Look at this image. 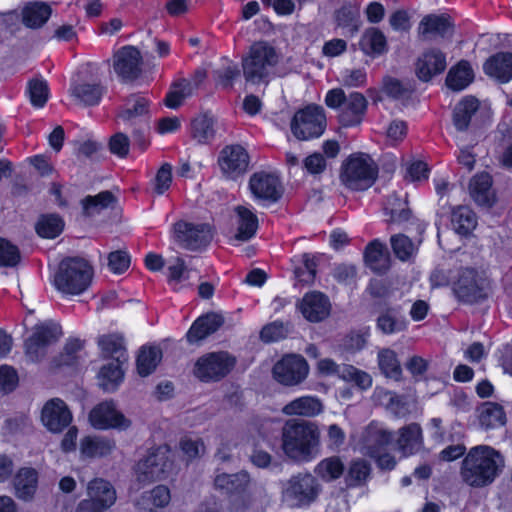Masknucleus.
Masks as SVG:
<instances>
[{
	"label": "nucleus",
	"instance_id": "1",
	"mask_svg": "<svg viewBox=\"0 0 512 512\" xmlns=\"http://www.w3.org/2000/svg\"><path fill=\"white\" fill-rule=\"evenodd\" d=\"M320 430L316 423L288 420L281 431L283 453L296 462H310L320 453Z\"/></svg>",
	"mask_w": 512,
	"mask_h": 512
},
{
	"label": "nucleus",
	"instance_id": "2",
	"mask_svg": "<svg viewBox=\"0 0 512 512\" xmlns=\"http://www.w3.org/2000/svg\"><path fill=\"white\" fill-rule=\"evenodd\" d=\"M504 467L505 460L499 451L488 445H478L465 456L461 477L471 487H485L495 481Z\"/></svg>",
	"mask_w": 512,
	"mask_h": 512
},
{
	"label": "nucleus",
	"instance_id": "3",
	"mask_svg": "<svg viewBox=\"0 0 512 512\" xmlns=\"http://www.w3.org/2000/svg\"><path fill=\"white\" fill-rule=\"evenodd\" d=\"M279 60L278 52L269 43L259 41L252 44L242 59L244 78L251 83L266 82L274 74Z\"/></svg>",
	"mask_w": 512,
	"mask_h": 512
},
{
	"label": "nucleus",
	"instance_id": "4",
	"mask_svg": "<svg viewBox=\"0 0 512 512\" xmlns=\"http://www.w3.org/2000/svg\"><path fill=\"white\" fill-rule=\"evenodd\" d=\"M93 269L82 258H68L63 260L54 276L55 288L69 295L83 293L91 284Z\"/></svg>",
	"mask_w": 512,
	"mask_h": 512
},
{
	"label": "nucleus",
	"instance_id": "5",
	"mask_svg": "<svg viewBox=\"0 0 512 512\" xmlns=\"http://www.w3.org/2000/svg\"><path fill=\"white\" fill-rule=\"evenodd\" d=\"M214 486L227 494L235 495L230 512H246L256 505L257 492L245 471L235 474L218 473L214 479Z\"/></svg>",
	"mask_w": 512,
	"mask_h": 512
},
{
	"label": "nucleus",
	"instance_id": "6",
	"mask_svg": "<svg viewBox=\"0 0 512 512\" xmlns=\"http://www.w3.org/2000/svg\"><path fill=\"white\" fill-rule=\"evenodd\" d=\"M318 479L310 473H298L281 485V501L290 508H302L311 505L321 493Z\"/></svg>",
	"mask_w": 512,
	"mask_h": 512
},
{
	"label": "nucleus",
	"instance_id": "7",
	"mask_svg": "<svg viewBox=\"0 0 512 512\" xmlns=\"http://www.w3.org/2000/svg\"><path fill=\"white\" fill-rule=\"evenodd\" d=\"M377 169L373 160L364 153L351 155L343 164L341 182L351 190H366L375 181Z\"/></svg>",
	"mask_w": 512,
	"mask_h": 512
},
{
	"label": "nucleus",
	"instance_id": "8",
	"mask_svg": "<svg viewBox=\"0 0 512 512\" xmlns=\"http://www.w3.org/2000/svg\"><path fill=\"white\" fill-rule=\"evenodd\" d=\"M236 363V357L227 351L206 353L196 360L193 374L202 382H217L230 374Z\"/></svg>",
	"mask_w": 512,
	"mask_h": 512
},
{
	"label": "nucleus",
	"instance_id": "9",
	"mask_svg": "<svg viewBox=\"0 0 512 512\" xmlns=\"http://www.w3.org/2000/svg\"><path fill=\"white\" fill-rule=\"evenodd\" d=\"M88 422L95 430L120 432L130 429L133 423L112 400L96 404L88 413Z\"/></svg>",
	"mask_w": 512,
	"mask_h": 512
},
{
	"label": "nucleus",
	"instance_id": "10",
	"mask_svg": "<svg viewBox=\"0 0 512 512\" xmlns=\"http://www.w3.org/2000/svg\"><path fill=\"white\" fill-rule=\"evenodd\" d=\"M392 441V434L378 423H371L362 435V451L375 458L380 468L390 470L395 467L396 461L390 454H381L386 445Z\"/></svg>",
	"mask_w": 512,
	"mask_h": 512
},
{
	"label": "nucleus",
	"instance_id": "11",
	"mask_svg": "<svg viewBox=\"0 0 512 512\" xmlns=\"http://www.w3.org/2000/svg\"><path fill=\"white\" fill-rule=\"evenodd\" d=\"M172 453L167 446H159L140 460L135 468L137 480L142 483L163 479L173 466Z\"/></svg>",
	"mask_w": 512,
	"mask_h": 512
},
{
	"label": "nucleus",
	"instance_id": "12",
	"mask_svg": "<svg viewBox=\"0 0 512 512\" xmlns=\"http://www.w3.org/2000/svg\"><path fill=\"white\" fill-rule=\"evenodd\" d=\"M453 292L463 302L474 303L486 297L485 278L474 268H462L454 277Z\"/></svg>",
	"mask_w": 512,
	"mask_h": 512
},
{
	"label": "nucleus",
	"instance_id": "13",
	"mask_svg": "<svg viewBox=\"0 0 512 512\" xmlns=\"http://www.w3.org/2000/svg\"><path fill=\"white\" fill-rule=\"evenodd\" d=\"M325 128L324 111L319 106H307L298 111L292 120L291 130L299 140H309L322 135Z\"/></svg>",
	"mask_w": 512,
	"mask_h": 512
},
{
	"label": "nucleus",
	"instance_id": "14",
	"mask_svg": "<svg viewBox=\"0 0 512 512\" xmlns=\"http://www.w3.org/2000/svg\"><path fill=\"white\" fill-rule=\"evenodd\" d=\"M116 499V491L111 483L95 478L87 484L86 498L78 506L80 511L104 512L115 504Z\"/></svg>",
	"mask_w": 512,
	"mask_h": 512
},
{
	"label": "nucleus",
	"instance_id": "15",
	"mask_svg": "<svg viewBox=\"0 0 512 512\" xmlns=\"http://www.w3.org/2000/svg\"><path fill=\"white\" fill-rule=\"evenodd\" d=\"M249 191L253 199L264 205L277 202L283 194V186L275 172L258 171L249 179Z\"/></svg>",
	"mask_w": 512,
	"mask_h": 512
},
{
	"label": "nucleus",
	"instance_id": "16",
	"mask_svg": "<svg viewBox=\"0 0 512 512\" xmlns=\"http://www.w3.org/2000/svg\"><path fill=\"white\" fill-rule=\"evenodd\" d=\"M309 373L306 360L299 355H287L273 367L275 380L285 386H295L303 382Z\"/></svg>",
	"mask_w": 512,
	"mask_h": 512
},
{
	"label": "nucleus",
	"instance_id": "17",
	"mask_svg": "<svg viewBox=\"0 0 512 512\" xmlns=\"http://www.w3.org/2000/svg\"><path fill=\"white\" fill-rule=\"evenodd\" d=\"M174 238L183 248L198 250L209 244L212 239V232L207 224H193L181 221L174 225Z\"/></svg>",
	"mask_w": 512,
	"mask_h": 512
},
{
	"label": "nucleus",
	"instance_id": "18",
	"mask_svg": "<svg viewBox=\"0 0 512 512\" xmlns=\"http://www.w3.org/2000/svg\"><path fill=\"white\" fill-rule=\"evenodd\" d=\"M40 419L43 426L49 432L59 434L69 427L73 420V415L63 400L53 398L44 404Z\"/></svg>",
	"mask_w": 512,
	"mask_h": 512
},
{
	"label": "nucleus",
	"instance_id": "19",
	"mask_svg": "<svg viewBox=\"0 0 512 512\" xmlns=\"http://www.w3.org/2000/svg\"><path fill=\"white\" fill-rule=\"evenodd\" d=\"M218 163L222 173L235 180L244 174L249 166L247 151L240 145H229L220 152Z\"/></svg>",
	"mask_w": 512,
	"mask_h": 512
},
{
	"label": "nucleus",
	"instance_id": "20",
	"mask_svg": "<svg viewBox=\"0 0 512 512\" xmlns=\"http://www.w3.org/2000/svg\"><path fill=\"white\" fill-rule=\"evenodd\" d=\"M298 308L305 319L310 322H319L329 315L331 305L323 293L312 291L303 296Z\"/></svg>",
	"mask_w": 512,
	"mask_h": 512
},
{
	"label": "nucleus",
	"instance_id": "21",
	"mask_svg": "<svg viewBox=\"0 0 512 512\" xmlns=\"http://www.w3.org/2000/svg\"><path fill=\"white\" fill-rule=\"evenodd\" d=\"M204 78L205 73L197 71L192 78L181 79L173 83L165 99L166 105L171 109L181 106L185 99L195 93Z\"/></svg>",
	"mask_w": 512,
	"mask_h": 512
},
{
	"label": "nucleus",
	"instance_id": "22",
	"mask_svg": "<svg viewBox=\"0 0 512 512\" xmlns=\"http://www.w3.org/2000/svg\"><path fill=\"white\" fill-rule=\"evenodd\" d=\"M141 62L140 52L132 46H126L114 55V70L123 79H134L141 71Z\"/></svg>",
	"mask_w": 512,
	"mask_h": 512
},
{
	"label": "nucleus",
	"instance_id": "23",
	"mask_svg": "<svg viewBox=\"0 0 512 512\" xmlns=\"http://www.w3.org/2000/svg\"><path fill=\"white\" fill-rule=\"evenodd\" d=\"M447 66L446 56L440 50L430 49L418 59L416 72L422 81H429Z\"/></svg>",
	"mask_w": 512,
	"mask_h": 512
},
{
	"label": "nucleus",
	"instance_id": "24",
	"mask_svg": "<svg viewBox=\"0 0 512 512\" xmlns=\"http://www.w3.org/2000/svg\"><path fill=\"white\" fill-rule=\"evenodd\" d=\"M367 104L366 98L361 93H350L339 113L342 125L347 127L359 125L366 112Z\"/></svg>",
	"mask_w": 512,
	"mask_h": 512
},
{
	"label": "nucleus",
	"instance_id": "25",
	"mask_svg": "<svg viewBox=\"0 0 512 512\" xmlns=\"http://www.w3.org/2000/svg\"><path fill=\"white\" fill-rule=\"evenodd\" d=\"M483 69L486 75L501 83H507L512 79V53L498 52L489 57Z\"/></svg>",
	"mask_w": 512,
	"mask_h": 512
},
{
	"label": "nucleus",
	"instance_id": "26",
	"mask_svg": "<svg viewBox=\"0 0 512 512\" xmlns=\"http://www.w3.org/2000/svg\"><path fill=\"white\" fill-rule=\"evenodd\" d=\"M148 102L142 97H132L128 100L125 109L119 114V119L130 126H137L136 133H143L146 128L145 115Z\"/></svg>",
	"mask_w": 512,
	"mask_h": 512
},
{
	"label": "nucleus",
	"instance_id": "27",
	"mask_svg": "<svg viewBox=\"0 0 512 512\" xmlns=\"http://www.w3.org/2000/svg\"><path fill=\"white\" fill-rule=\"evenodd\" d=\"M453 24L448 15L430 14L421 20L419 24V33L426 39L436 36L446 37L453 33Z\"/></svg>",
	"mask_w": 512,
	"mask_h": 512
},
{
	"label": "nucleus",
	"instance_id": "28",
	"mask_svg": "<svg viewBox=\"0 0 512 512\" xmlns=\"http://www.w3.org/2000/svg\"><path fill=\"white\" fill-rule=\"evenodd\" d=\"M324 409L322 401L316 396H301L287 403L282 413L287 416L315 417Z\"/></svg>",
	"mask_w": 512,
	"mask_h": 512
},
{
	"label": "nucleus",
	"instance_id": "29",
	"mask_svg": "<svg viewBox=\"0 0 512 512\" xmlns=\"http://www.w3.org/2000/svg\"><path fill=\"white\" fill-rule=\"evenodd\" d=\"M469 191L473 200L480 206L491 207L496 201L492 178L488 173L475 175L470 181Z\"/></svg>",
	"mask_w": 512,
	"mask_h": 512
},
{
	"label": "nucleus",
	"instance_id": "30",
	"mask_svg": "<svg viewBox=\"0 0 512 512\" xmlns=\"http://www.w3.org/2000/svg\"><path fill=\"white\" fill-rule=\"evenodd\" d=\"M115 449V441L104 436H85L80 440L79 451L82 458L104 457Z\"/></svg>",
	"mask_w": 512,
	"mask_h": 512
},
{
	"label": "nucleus",
	"instance_id": "31",
	"mask_svg": "<svg viewBox=\"0 0 512 512\" xmlns=\"http://www.w3.org/2000/svg\"><path fill=\"white\" fill-rule=\"evenodd\" d=\"M171 500V494L168 487L158 485L151 491L145 492L136 502L139 512H156L157 509L166 507Z\"/></svg>",
	"mask_w": 512,
	"mask_h": 512
},
{
	"label": "nucleus",
	"instance_id": "32",
	"mask_svg": "<svg viewBox=\"0 0 512 512\" xmlns=\"http://www.w3.org/2000/svg\"><path fill=\"white\" fill-rule=\"evenodd\" d=\"M360 50L369 57H378L384 54L387 49V40L382 31L378 28H367L359 40Z\"/></svg>",
	"mask_w": 512,
	"mask_h": 512
},
{
	"label": "nucleus",
	"instance_id": "33",
	"mask_svg": "<svg viewBox=\"0 0 512 512\" xmlns=\"http://www.w3.org/2000/svg\"><path fill=\"white\" fill-rule=\"evenodd\" d=\"M13 484L18 498L30 499L37 489L38 473L31 467H23L15 474Z\"/></svg>",
	"mask_w": 512,
	"mask_h": 512
},
{
	"label": "nucleus",
	"instance_id": "34",
	"mask_svg": "<svg viewBox=\"0 0 512 512\" xmlns=\"http://www.w3.org/2000/svg\"><path fill=\"white\" fill-rule=\"evenodd\" d=\"M396 444L405 456L420 450L423 444L421 427L416 423H411L400 429Z\"/></svg>",
	"mask_w": 512,
	"mask_h": 512
},
{
	"label": "nucleus",
	"instance_id": "35",
	"mask_svg": "<svg viewBox=\"0 0 512 512\" xmlns=\"http://www.w3.org/2000/svg\"><path fill=\"white\" fill-rule=\"evenodd\" d=\"M223 323L220 315L211 313L198 318L187 333L188 341L193 343L214 333Z\"/></svg>",
	"mask_w": 512,
	"mask_h": 512
},
{
	"label": "nucleus",
	"instance_id": "36",
	"mask_svg": "<svg viewBox=\"0 0 512 512\" xmlns=\"http://www.w3.org/2000/svg\"><path fill=\"white\" fill-rule=\"evenodd\" d=\"M235 212L237 225L235 239L247 241L255 235L258 228V219L249 208L244 206H237Z\"/></svg>",
	"mask_w": 512,
	"mask_h": 512
},
{
	"label": "nucleus",
	"instance_id": "37",
	"mask_svg": "<svg viewBox=\"0 0 512 512\" xmlns=\"http://www.w3.org/2000/svg\"><path fill=\"white\" fill-rule=\"evenodd\" d=\"M51 7L44 2H30L22 9V22L31 29L43 26L51 16Z\"/></svg>",
	"mask_w": 512,
	"mask_h": 512
},
{
	"label": "nucleus",
	"instance_id": "38",
	"mask_svg": "<svg viewBox=\"0 0 512 512\" xmlns=\"http://www.w3.org/2000/svg\"><path fill=\"white\" fill-rule=\"evenodd\" d=\"M98 345L104 358L114 362L127 361V353L121 336L103 335L99 338Z\"/></svg>",
	"mask_w": 512,
	"mask_h": 512
},
{
	"label": "nucleus",
	"instance_id": "39",
	"mask_svg": "<svg viewBox=\"0 0 512 512\" xmlns=\"http://www.w3.org/2000/svg\"><path fill=\"white\" fill-rule=\"evenodd\" d=\"M124 363L125 362H114L109 360L106 364L101 366L97 378L99 385L105 391H114L123 381L124 371L122 366Z\"/></svg>",
	"mask_w": 512,
	"mask_h": 512
},
{
	"label": "nucleus",
	"instance_id": "40",
	"mask_svg": "<svg viewBox=\"0 0 512 512\" xmlns=\"http://www.w3.org/2000/svg\"><path fill=\"white\" fill-rule=\"evenodd\" d=\"M216 118L210 113L195 117L191 123L193 138L202 144L212 141L216 134Z\"/></svg>",
	"mask_w": 512,
	"mask_h": 512
},
{
	"label": "nucleus",
	"instance_id": "41",
	"mask_svg": "<svg viewBox=\"0 0 512 512\" xmlns=\"http://www.w3.org/2000/svg\"><path fill=\"white\" fill-rule=\"evenodd\" d=\"M365 262L375 272L387 271L390 267V258L385 246L376 240L371 242L365 251Z\"/></svg>",
	"mask_w": 512,
	"mask_h": 512
},
{
	"label": "nucleus",
	"instance_id": "42",
	"mask_svg": "<svg viewBox=\"0 0 512 512\" xmlns=\"http://www.w3.org/2000/svg\"><path fill=\"white\" fill-rule=\"evenodd\" d=\"M478 108L479 101L472 96L463 98L456 105L453 114V122L458 131H465L468 128L471 118Z\"/></svg>",
	"mask_w": 512,
	"mask_h": 512
},
{
	"label": "nucleus",
	"instance_id": "43",
	"mask_svg": "<svg viewBox=\"0 0 512 512\" xmlns=\"http://www.w3.org/2000/svg\"><path fill=\"white\" fill-rule=\"evenodd\" d=\"M474 79V73L470 64L466 61H460L448 72L446 78L447 86L455 91L465 89Z\"/></svg>",
	"mask_w": 512,
	"mask_h": 512
},
{
	"label": "nucleus",
	"instance_id": "44",
	"mask_svg": "<svg viewBox=\"0 0 512 512\" xmlns=\"http://www.w3.org/2000/svg\"><path fill=\"white\" fill-rule=\"evenodd\" d=\"M344 463L338 456H330L322 459L314 468L316 478L325 482L339 479L344 472Z\"/></svg>",
	"mask_w": 512,
	"mask_h": 512
},
{
	"label": "nucleus",
	"instance_id": "45",
	"mask_svg": "<svg viewBox=\"0 0 512 512\" xmlns=\"http://www.w3.org/2000/svg\"><path fill=\"white\" fill-rule=\"evenodd\" d=\"M378 367L387 378L399 380L402 368L396 352L390 348H382L377 355Z\"/></svg>",
	"mask_w": 512,
	"mask_h": 512
},
{
	"label": "nucleus",
	"instance_id": "46",
	"mask_svg": "<svg viewBox=\"0 0 512 512\" xmlns=\"http://www.w3.org/2000/svg\"><path fill=\"white\" fill-rule=\"evenodd\" d=\"M479 422L487 429L503 426L506 422V415L502 406L494 402L484 403L479 409Z\"/></svg>",
	"mask_w": 512,
	"mask_h": 512
},
{
	"label": "nucleus",
	"instance_id": "47",
	"mask_svg": "<svg viewBox=\"0 0 512 512\" xmlns=\"http://www.w3.org/2000/svg\"><path fill=\"white\" fill-rule=\"evenodd\" d=\"M453 229L461 235H468L477 226L475 213L467 206H459L452 212Z\"/></svg>",
	"mask_w": 512,
	"mask_h": 512
},
{
	"label": "nucleus",
	"instance_id": "48",
	"mask_svg": "<svg viewBox=\"0 0 512 512\" xmlns=\"http://www.w3.org/2000/svg\"><path fill=\"white\" fill-rule=\"evenodd\" d=\"M162 359V351L158 346L142 347L137 357L138 373L145 377L151 374Z\"/></svg>",
	"mask_w": 512,
	"mask_h": 512
},
{
	"label": "nucleus",
	"instance_id": "49",
	"mask_svg": "<svg viewBox=\"0 0 512 512\" xmlns=\"http://www.w3.org/2000/svg\"><path fill=\"white\" fill-rule=\"evenodd\" d=\"M115 197L110 191H102L94 196H86L82 201L83 212L87 216H94L113 206Z\"/></svg>",
	"mask_w": 512,
	"mask_h": 512
},
{
	"label": "nucleus",
	"instance_id": "50",
	"mask_svg": "<svg viewBox=\"0 0 512 512\" xmlns=\"http://www.w3.org/2000/svg\"><path fill=\"white\" fill-rule=\"evenodd\" d=\"M336 23L346 30V34L354 36L361 25L360 12L357 7L343 6L335 15Z\"/></svg>",
	"mask_w": 512,
	"mask_h": 512
},
{
	"label": "nucleus",
	"instance_id": "51",
	"mask_svg": "<svg viewBox=\"0 0 512 512\" xmlns=\"http://www.w3.org/2000/svg\"><path fill=\"white\" fill-rule=\"evenodd\" d=\"M102 93V87L98 84L80 83L71 88V95L84 105L98 104Z\"/></svg>",
	"mask_w": 512,
	"mask_h": 512
},
{
	"label": "nucleus",
	"instance_id": "52",
	"mask_svg": "<svg viewBox=\"0 0 512 512\" xmlns=\"http://www.w3.org/2000/svg\"><path fill=\"white\" fill-rule=\"evenodd\" d=\"M384 212L389 215L390 223L402 224L409 220L410 211L406 208V201L397 195L390 196L385 205Z\"/></svg>",
	"mask_w": 512,
	"mask_h": 512
},
{
	"label": "nucleus",
	"instance_id": "53",
	"mask_svg": "<svg viewBox=\"0 0 512 512\" xmlns=\"http://www.w3.org/2000/svg\"><path fill=\"white\" fill-rule=\"evenodd\" d=\"M63 227L64 222L59 216L54 214L44 215L38 220L36 231L39 236L52 239L62 232Z\"/></svg>",
	"mask_w": 512,
	"mask_h": 512
},
{
	"label": "nucleus",
	"instance_id": "54",
	"mask_svg": "<svg viewBox=\"0 0 512 512\" xmlns=\"http://www.w3.org/2000/svg\"><path fill=\"white\" fill-rule=\"evenodd\" d=\"M194 270L189 268L180 257H172L167 266L168 281L173 284L185 282L191 278Z\"/></svg>",
	"mask_w": 512,
	"mask_h": 512
},
{
	"label": "nucleus",
	"instance_id": "55",
	"mask_svg": "<svg viewBox=\"0 0 512 512\" xmlns=\"http://www.w3.org/2000/svg\"><path fill=\"white\" fill-rule=\"evenodd\" d=\"M339 377L347 382H353L360 389L366 390L372 385V377L352 365H344L339 371Z\"/></svg>",
	"mask_w": 512,
	"mask_h": 512
},
{
	"label": "nucleus",
	"instance_id": "56",
	"mask_svg": "<svg viewBox=\"0 0 512 512\" xmlns=\"http://www.w3.org/2000/svg\"><path fill=\"white\" fill-rule=\"evenodd\" d=\"M180 449L187 461H193L205 454L206 448L199 437L185 436L180 440Z\"/></svg>",
	"mask_w": 512,
	"mask_h": 512
},
{
	"label": "nucleus",
	"instance_id": "57",
	"mask_svg": "<svg viewBox=\"0 0 512 512\" xmlns=\"http://www.w3.org/2000/svg\"><path fill=\"white\" fill-rule=\"evenodd\" d=\"M30 102L36 108H41L48 100V85L44 80H31L27 89Z\"/></svg>",
	"mask_w": 512,
	"mask_h": 512
},
{
	"label": "nucleus",
	"instance_id": "58",
	"mask_svg": "<svg viewBox=\"0 0 512 512\" xmlns=\"http://www.w3.org/2000/svg\"><path fill=\"white\" fill-rule=\"evenodd\" d=\"M20 258L18 247L0 238V267H14L19 263Z\"/></svg>",
	"mask_w": 512,
	"mask_h": 512
},
{
	"label": "nucleus",
	"instance_id": "59",
	"mask_svg": "<svg viewBox=\"0 0 512 512\" xmlns=\"http://www.w3.org/2000/svg\"><path fill=\"white\" fill-rule=\"evenodd\" d=\"M391 245L395 255L403 261L413 256L416 251L414 244L404 235L393 236L391 238Z\"/></svg>",
	"mask_w": 512,
	"mask_h": 512
},
{
	"label": "nucleus",
	"instance_id": "60",
	"mask_svg": "<svg viewBox=\"0 0 512 512\" xmlns=\"http://www.w3.org/2000/svg\"><path fill=\"white\" fill-rule=\"evenodd\" d=\"M32 335L39 339L44 345L48 346L59 338L61 330L56 324L43 323L34 327Z\"/></svg>",
	"mask_w": 512,
	"mask_h": 512
},
{
	"label": "nucleus",
	"instance_id": "61",
	"mask_svg": "<svg viewBox=\"0 0 512 512\" xmlns=\"http://www.w3.org/2000/svg\"><path fill=\"white\" fill-rule=\"evenodd\" d=\"M367 79L366 71L362 68L344 69L340 72L339 82L347 87H360Z\"/></svg>",
	"mask_w": 512,
	"mask_h": 512
},
{
	"label": "nucleus",
	"instance_id": "62",
	"mask_svg": "<svg viewBox=\"0 0 512 512\" xmlns=\"http://www.w3.org/2000/svg\"><path fill=\"white\" fill-rule=\"evenodd\" d=\"M386 143L391 146H396L404 140L407 135V125L402 120L391 121L385 131Z\"/></svg>",
	"mask_w": 512,
	"mask_h": 512
},
{
	"label": "nucleus",
	"instance_id": "63",
	"mask_svg": "<svg viewBox=\"0 0 512 512\" xmlns=\"http://www.w3.org/2000/svg\"><path fill=\"white\" fill-rule=\"evenodd\" d=\"M172 182V167L170 164H163L158 170L154 181H153V190L156 194L162 195L165 193Z\"/></svg>",
	"mask_w": 512,
	"mask_h": 512
},
{
	"label": "nucleus",
	"instance_id": "64",
	"mask_svg": "<svg viewBox=\"0 0 512 512\" xmlns=\"http://www.w3.org/2000/svg\"><path fill=\"white\" fill-rule=\"evenodd\" d=\"M289 330L282 322L275 321L261 330L260 337L265 342H275L287 336Z\"/></svg>",
	"mask_w": 512,
	"mask_h": 512
}]
</instances>
